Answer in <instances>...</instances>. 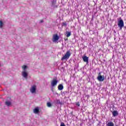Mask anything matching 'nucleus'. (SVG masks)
I'll return each mask as SVG.
<instances>
[{"instance_id":"8","label":"nucleus","mask_w":126,"mask_h":126,"mask_svg":"<svg viewBox=\"0 0 126 126\" xmlns=\"http://www.w3.org/2000/svg\"><path fill=\"white\" fill-rule=\"evenodd\" d=\"M22 75L23 77H24L25 78H27V77L28 76V73H27L26 71H23L22 72Z\"/></svg>"},{"instance_id":"7","label":"nucleus","mask_w":126,"mask_h":126,"mask_svg":"<svg viewBox=\"0 0 126 126\" xmlns=\"http://www.w3.org/2000/svg\"><path fill=\"white\" fill-rule=\"evenodd\" d=\"M83 60L85 63H88V62L89 61V58L86 56H84L82 57Z\"/></svg>"},{"instance_id":"2","label":"nucleus","mask_w":126,"mask_h":126,"mask_svg":"<svg viewBox=\"0 0 126 126\" xmlns=\"http://www.w3.org/2000/svg\"><path fill=\"white\" fill-rule=\"evenodd\" d=\"M71 54H70V51H67L66 54L63 56V60H67L69 59V57H70V55Z\"/></svg>"},{"instance_id":"20","label":"nucleus","mask_w":126,"mask_h":126,"mask_svg":"<svg viewBox=\"0 0 126 126\" xmlns=\"http://www.w3.org/2000/svg\"><path fill=\"white\" fill-rule=\"evenodd\" d=\"M63 26H66V23H63Z\"/></svg>"},{"instance_id":"9","label":"nucleus","mask_w":126,"mask_h":126,"mask_svg":"<svg viewBox=\"0 0 126 126\" xmlns=\"http://www.w3.org/2000/svg\"><path fill=\"white\" fill-rule=\"evenodd\" d=\"M112 115L113 117H117V116H119V112H118L116 110H114L112 112Z\"/></svg>"},{"instance_id":"17","label":"nucleus","mask_w":126,"mask_h":126,"mask_svg":"<svg viewBox=\"0 0 126 126\" xmlns=\"http://www.w3.org/2000/svg\"><path fill=\"white\" fill-rule=\"evenodd\" d=\"M47 107H51L52 106V104L51 102H47Z\"/></svg>"},{"instance_id":"1","label":"nucleus","mask_w":126,"mask_h":126,"mask_svg":"<svg viewBox=\"0 0 126 126\" xmlns=\"http://www.w3.org/2000/svg\"><path fill=\"white\" fill-rule=\"evenodd\" d=\"M118 27L120 28V30H122L124 26H125L124 20H123V19H120L118 20Z\"/></svg>"},{"instance_id":"26","label":"nucleus","mask_w":126,"mask_h":126,"mask_svg":"<svg viewBox=\"0 0 126 126\" xmlns=\"http://www.w3.org/2000/svg\"><path fill=\"white\" fill-rule=\"evenodd\" d=\"M63 23H62V25H63Z\"/></svg>"},{"instance_id":"14","label":"nucleus","mask_w":126,"mask_h":126,"mask_svg":"<svg viewBox=\"0 0 126 126\" xmlns=\"http://www.w3.org/2000/svg\"><path fill=\"white\" fill-rule=\"evenodd\" d=\"M5 105L8 106H10V105H11V102L10 101H6L5 102Z\"/></svg>"},{"instance_id":"12","label":"nucleus","mask_w":126,"mask_h":126,"mask_svg":"<svg viewBox=\"0 0 126 126\" xmlns=\"http://www.w3.org/2000/svg\"><path fill=\"white\" fill-rule=\"evenodd\" d=\"M33 112L34 113V114H38V113H39V108H36L33 110Z\"/></svg>"},{"instance_id":"25","label":"nucleus","mask_w":126,"mask_h":126,"mask_svg":"<svg viewBox=\"0 0 126 126\" xmlns=\"http://www.w3.org/2000/svg\"><path fill=\"white\" fill-rule=\"evenodd\" d=\"M65 41H66V40H67V39H64Z\"/></svg>"},{"instance_id":"10","label":"nucleus","mask_w":126,"mask_h":126,"mask_svg":"<svg viewBox=\"0 0 126 126\" xmlns=\"http://www.w3.org/2000/svg\"><path fill=\"white\" fill-rule=\"evenodd\" d=\"M70 35H71L70 32H66L65 33V36L67 37H70Z\"/></svg>"},{"instance_id":"18","label":"nucleus","mask_w":126,"mask_h":126,"mask_svg":"<svg viewBox=\"0 0 126 126\" xmlns=\"http://www.w3.org/2000/svg\"><path fill=\"white\" fill-rule=\"evenodd\" d=\"M76 106H78V107H79L80 106V104L79 103V102H77L76 103Z\"/></svg>"},{"instance_id":"3","label":"nucleus","mask_w":126,"mask_h":126,"mask_svg":"<svg viewBox=\"0 0 126 126\" xmlns=\"http://www.w3.org/2000/svg\"><path fill=\"white\" fill-rule=\"evenodd\" d=\"M59 39H60V37L58 35V34H53L52 41L54 43L57 42V41H59Z\"/></svg>"},{"instance_id":"6","label":"nucleus","mask_w":126,"mask_h":126,"mask_svg":"<svg viewBox=\"0 0 126 126\" xmlns=\"http://www.w3.org/2000/svg\"><path fill=\"white\" fill-rule=\"evenodd\" d=\"M57 83H58V81L56 79H53L52 82H51V85L53 87H54V86H56Z\"/></svg>"},{"instance_id":"16","label":"nucleus","mask_w":126,"mask_h":126,"mask_svg":"<svg viewBox=\"0 0 126 126\" xmlns=\"http://www.w3.org/2000/svg\"><path fill=\"white\" fill-rule=\"evenodd\" d=\"M3 26V23H2V21H0V28H2Z\"/></svg>"},{"instance_id":"15","label":"nucleus","mask_w":126,"mask_h":126,"mask_svg":"<svg viewBox=\"0 0 126 126\" xmlns=\"http://www.w3.org/2000/svg\"><path fill=\"white\" fill-rule=\"evenodd\" d=\"M22 69L25 71L26 70V68H27V66L26 65H24L22 66Z\"/></svg>"},{"instance_id":"24","label":"nucleus","mask_w":126,"mask_h":126,"mask_svg":"<svg viewBox=\"0 0 126 126\" xmlns=\"http://www.w3.org/2000/svg\"><path fill=\"white\" fill-rule=\"evenodd\" d=\"M98 75H101V72H99V73H98Z\"/></svg>"},{"instance_id":"11","label":"nucleus","mask_w":126,"mask_h":126,"mask_svg":"<svg viewBox=\"0 0 126 126\" xmlns=\"http://www.w3.org/2000/svg\"><path fill=\"white\" fill-rule=\"evenodd\" d=\"M106 126H115V124L112 122H109L106 124Z\"/></svg>"},{"instance_id":"4","label":"nucleus","mask_w":126,"mask_h":126,"mask_svg":"<svg viewBox=\"0 0 126 126\" xmlns=\"http://www.w3.org/2000/svg\"><path fill=\"white\" fill-rule=\"evenodd\" d=\"M97 79V80H98V81L102 82L104 81V80H105V77L102 75H98Z\"/></svg>"},{"instance_id":"13","label":"nucleus","mask_w":126,"mask_h":126,"mask_svg":"<svg viewBox=\"0 0 126 126\" xmlns=\"http://www.w3.org/2000/svg\"><path fill=\"white\" fill-rule=\"evenodd\" d=\"M58 89L59 90H63V85L60 84L58 86Z\"/></svg>"},{"instance_id":"27","label":"nucleus","mask_w":126,"mask_h":126,"mask_svg":"<svg viewBox=\"0 0 126 126\" xmlns=\"http://www.w3.org/2000/svg\"><path fill=\"white\" fill-rule=\"evenodd\" d=\"M63 126H65V125H63Z\"/></svg>"},{"instance_id":"19","label":"nucleus","mask_w":126,"mask_h":126,"mask_svg":"<svg viewBox=\"0 0 126 126\" xmlns=\"http://www.w3.org/2000/svg\"><path fill=\"white\" fill-rule=\"evenodd\" d=\"M57 102L58 104H60V105H62V102H61V101H60V100H57Z\"/></svg>"},{"instance_id":"5","label":"nucleus","mask_w":126,"mask_h":126,"mask_svg":"<svg viewBox=\"0 0 126 126\" xmlns=\"http://www.w3.org/2000/svg\"><path fill=\"white\" fill-rule=\"evenodd\" d=\"M36 85H33L32 87V88L30 89V91L31 92V93H32V94L34 93H36Z\"/></svg>"},{"instance_id":"23","label":"nucleus","mask_w":126,"mask_h":126,"mask_svg":"<svg viewBox=\"0 0 126 126\" xmlns=\"http://www.w3.org/2000/svg\"><path fill=\"white\" fill-rule=\"evenodd\" d=\"M63 57H62V61H63Z\"/></svg>"},{"instance_id":"21","label":"nucleus","mask_w":126,"mask_h":126,"mask_svg":"<svg viewBox=\"0 0 126 126\" xmlns=\"http://www.w3.org/2000/svg\"><path fill=\"white\" fill-rule=\"evenodd\" d=\"M61 126H63V123L62 122Z\"/></svg>"},{"instance_id":"22","label":"nucleus","mask_w":126,"mask_h":126,"mask_svg":"<svg viewBox=\"0 0 126 126\" xmlns=\"http://www.w3.org/2000/svg\"><path fill=\"white\" fill-rule=\"evenodd\" d=\"M43 22H44V21H43V20L40 21V23H43Z\"/></svg>"}]
</instances>
